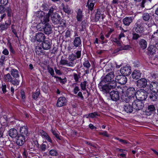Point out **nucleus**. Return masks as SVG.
Listing matches in <instances>:
<instances>
[{
    "mask_svg": "<svg viewBox=\"0 0 158 158\" xmlns=\"http://www.w3.org/2000/svg\"><path fill=\"white\" fill-rule=\"evenodd\" d=\"M9 135L12 138H16L18 135L17 131L15 129H10L9 132Z\"/></svg>",
    "mask_w": 158,
    "mask_h": 158,
    "instance_id": "393cba45",
    "label": "nucleus"
},
{
    "mask_svg": "<svg viewBox=\"0 0 158 158\" xmlns=\"http://www.w3.org/2000/svg\"><path fill=\"white\" fill-rule=\"evenodd\" d=\"M134 29L136 32L141 33L143 32V28L140 21H138L135 23Z\"/></svg>",
    "mask_w": 158,
    "mask_h": 158,
    "instance_id": "f8f14e48",
    "label": "nucleus"
},
{
    "mask_svg": "<svg viewBox=\"0 0 158 158\" xmlns=\"http://www.w3.org/2000/svg\"><path fill=\"white\" fill-rule=\"evenodd\" d=\"M110 95L111 100L117 101L119 99V95L118 92L116 91H112L110 92Z\"/></svg>",
    "mask_w": 158,
    "mask_h": 158,
    "instance_id": "9b49d317",
    "label": "nucleus"
},
{
    "mask_svg": "<svg viewBox=\"0 0 158 158\" xmlns=\"http://www.w3.org/2000/svg\"><path fill=\"white\" fill-rule=\"evenodd\" d=\"M101 17V12L99 10H97L95 15V20L96 21L99 20Z\"/></svg>",
    "mask_w": 158,
    "mask_h": 158,
    "instance_id": "4c0bfd02",
    "label": "nucleus"
},
{
    "mask_svg": "<svg viewBox=\"0 0 158 158\" xmlns=\"http://www.w3.org/2000/svg\"><path fill=\"white\" fill-rule=\"evenodd\" d=\"M83 66L87 69H88L90 66V64L89 61L87 60H85L83 63Z\"/></svg>",
    "mask_w": 158,
    "mask_h": 158,
    "instance_id": "c03bdc74",
    "label": "nucleus"
},
{
    "mask_svg": "<svg viewBox=\"0 0 158 158\" xmlns=\"http://www.w3.org/2000/svg\"><path fill=\"white\" fill-rule=\"evenodd\" d=\"M22 155L24 158H27L28 155V153L27 151L24 149V151L23 152Z\"/></svg>",
    "mask_w": 158,
    "mask_h": 158,
    "instance_id": "774afa93",
    "label": "nucleus"
},
{
    "mask_svg": "<svg viewBox=\"0 0 158 158\" xmlns=\"http://www.w3.org/2000/svg\"><path fill=\"white\" fill-rule=\"evenodd\" d=\"M40 94V92L39 91H38L36 93H35L32 95V97L34 99H36L39 96Z\"/></svg>",
    "mask_w": 158,
    "mask_h": 158,
    "instance_id": "052dcab7",
    "label": "nucleus"
},
{
    "mask_svg": "<svg viewBox=\"0 0 158 158\" xmlns=\"http://www.w3.org/2000/svg\"><path fill=\"white\" fill-rule=\"evenodd\" d=\"M40 42H42V46L44 50L49 49L51 47L52 43L50 40H40Z\"/></svg>",
    "mask_w": 158,
    "mask_h": 158,
    "instance_id": "9d476101",
    "label": "nucleus"
},
{
    "mask_svg": "<svg viewBox=\"0 0 158 158\" xmlns=\"http://www.w3.org/2000/svg\"><path fill=\"white\" fill-rule=\"evenodd\" d=\"M120 71L123 75L125 76H128L131 72V68L129 66L126 65L121 68Z\"/></svg>",
    "mask_w": 158,
    "mask_h": 158,
    "instance_id": "0eeeda50",
    "label": "nucleus"
},
{
    "mask_svg": "<svg viewBox=\"0 0 158 158\" xmlns=\"http://www.w3.org/2000/svg\"><path fill=\"white\" fill-rule=\"evenodd\" d=\"M157 93L153 92L149 94V98L150 101L156 102L158 101V94Z\"/></svg>",
    "mask_w": 158,
    "mask_h": 158,
    "instance_id": "dca6fc26",
    "label": "nucleus"
},
{
    "mask_svg": "<svg viewBox=\"0 0 158 158\" xmlns=\"http://www.w3.org/2000/svg\"><path fill=\"white\" fill-rule=\"evenodd\" d=\"M6 11L7 12V16L9 17V19H10V18L11 17L12 14V10L9 8H6Z\"/></svg>",
    "mask_w": 158,
    "mask_h": 158,
    "instance_id": "4d7b16f0",
    "label": "nucleus"
},
{
    "mask_svg": "<svg viewBox=\"0 0 158 158\" xmlns=\"http://www.w3.org/2000/svg\"><path fill=\"white\" fill-rule=\"evenodd\" d=\"M20 135L27 137L28 134V129L27 126H23L20 129Z\"/></svg>",
    "mask_w": 158,
    "mask_h": 158,
    "instance_id": "aec40b11",
    "label": "nucleus"
},
{
    "mask_svg": "<svg viewBox=\"0 0 158 158\" xmlns=\"http://www.w3.org/2000/svg\"><path fill=\"white\" fill-rule=\"evenodd\" d=\"M80 90V89L78 86H76L73 89V93L74 94H76Z\"/></svg>",
    "mask_w": 158,
    "mask_h": 158,
    "instance_id": "680f3d73",
    "label": "nucleus"
},
{
    "mask_svg": "<svg viewBox=\"0 0 158 158\" xmlns=\"http://www.w3.org/2000/svg\"><path fill=\"white\" fill-rule=\"evenodd\" d=\"M36 40H44L45 37L44 35L42 33L37 34L35 35Z\"/></svg>",
    "mask_w": 158,
    "mask_h": 158,
    "instance_id": "f704fd0d",
    "label": "nucleus"
},
{
    "mask_svg": "<svg viewBox=\"0 0 158 158\" xmlns=\"http://www.w3.org/2000/svg\"><path fill=\"white\" fill-rule=\"evenodd\" d=\"M99 134L100 135H102L106 137H110L106 131H104L103 132H99Z\"/></svg>",
    "mask_w": 158,
    "mask_h": 158,
    "instance_id": "864d4df0",
    "label": "nucleus"
},
{
    "mask_svg": "<svg viewBox=\"0 0 158 158\" xmlns=\"http://www.w3.org/2000/svg\"><path fill=\"white\" fill-rule=\"evenodd\" d=\"M73 77L76 82H77L80 77L77 74L75 73H73Z\"/></svg>",
    "mask_w": 158,
    "mask_h": 158,
    "instance_id": "e2e57ef3",
    "label": "nucleus"
},
{
    "mask_svg": "<svg viewBox=\"0 0 158 158\" xmlns=\"http://www.w3.org/2000/svg\"><path fill=\"white\" fill-rule=\"evenodd\" d=\"M77 96L78 97L80 98L81 100H83L84 99V97L83 96L82 93L81 92H79Z\"/></svg>",
    "mask_w": 158,
    "mask_h": 158,
    "instance_id": "338daca9",
    "label": "nucleus"
},
{
    "mask_svg": "<svg viewBox=\"0 0 158 158\" xmlns=\"http://www.w3.org/2000/svg\"><path fill=\"white\" fill-rule=\"evenodd\" d=\"M115 79L117 82L122 85L125 84L127 81L126 76L123 75H119L117 76L115 78Z\"/></svg>",
    "mask_w": 158,
    "mask_h": 158,
    "instance_id": "6e6552de",
    "label": "nucleus"
},
{
    "mask_svg": "<svg viewBox=\"0 0 158 158\" xmlns=\"http://www.w3.org/2000/svg\"><path fill=\"white\" fill-rule=\"evenodd\" d=\"M111 89H114L117 86V82L114 80L111 81L108 84Z\"/></svg>",
    "mask_w": 158,
    "mask_h": 158,
    "instance_id": "72a5a7b5",
    "label": "nucleus"
},
{
    "mask_svg": "<svg viewBox=\"0 0 158 158\" xmlns=\"http://www.w3.org/2000/svg\"><path fill=\"white\" fill-rule=\"evenodd\" d=\"M15 26L13 25H12L11 27V29L12 31L14 33L15 36L17 37V38L19 39V37L18 35L17 32L15 28Z\"/></svg>",
    "mask_w": 158,
    "mask_h": 158,
    "instance_id": "37998d69",
    "label": "nucleus"
},
{
    "mask_svg": "<svg viewBox=\"0 0 158 158\" xmlns=\"http://www.w3.org/2000/svg\"><path fill=\"white\" fill-rule=\"evenodd\" d=\"M75 56L76 58L79 59L81 57V50L77 51L75 52Z\"/></svg>",
    "mask_w": 158,
    "mask_h": 158,
    "instance_id": "49530a36",
    "label": "nucleus"
},
{
    "mask_svg": "<svg viewBox=\"0 0 158 158\" xmlns=\"http://www.w3.org/2000/svg\"><path fill=\"white\" fill-rule=\"evenodd\" d=\"M156 110V108L153 105H150L148 106V108L146 110V114L150 115L153 113Z\"/></svg>",
    "mask_w": 158,
    "mask_h": 158,
    "instance_id": "f3484780",
    "label": "nucleus"
},
{
    "mask_svg": "<svg viewBox=\"0 0 158 158\" xmlns=\"http://www.w3.org/2000/svg\"><path fill=\"white\" fill-rule=\"evenodd\" d=\"M4 79L5 81L6 82H11L13 79L10 73H7L4 75Z\"/></svg>",
    "mask_w": 158,
    "mask_h": 158,
    "instance_id": "473e14b6",
    "label": "nucleus"
},
{
    "mask_svg": "<svg viewBox=\"0 0 158 158\" xmlns=\"http://www.w3.org/2000/svg\"><path fill=\"white\" fill-rule=\"evenodd\" d=\"M6 10V7L2 5H0V13L2 14Z\"/></svg>",
    "mask_w": 158,
    "mask_h": 158,
    "instance_id": "6e6d98bb",
    "label": "nucleus"
},
{
    "mask_svg": "<svg viewBox=\"0 0 158 158\" xmlns=\"http://www.w3.org/2000/svg\"><path fill=\"white\" fill-rule=\"evenodd\" d=\"M53 134L58 139L60 140L61 139L59 135V132L57 131V130H53L52 129L51 130Z\"/></svg>",
    "mask_w": 158,
    "mask_h": 158,
    "instance_id": "e433bc0d",
    "label": "nucleus"
},
{
    "mask_svg": "<svg viewBox=\"0 0 158 158\" xmlns=\"http://www.w3.org/2000/svg\"><path fill=\"white\" fill-rule=\"evenodd\" d=\"M69 60L71 61H73L76 59L75 55L73 54H72L69 56L68 57Z\"/></svg>",
    "mask_w": 158,
    "mask_h": 158,
    "instance_id": "a18cd8bd",
    "label": "nucleus"
},
{
    "mask_svg": "<svg viewBox=\"0 0 158 158\" xmlns=\"http://www.w3.org/2000/svg\"><path fill=\"white\" fill-rule=\"evenodd\" d=\"M87 84V81H85L82 82L80 84L81 89L83 90H85L86 89V86Z\"/></svg>",
    "mask_w": 158,
    "mask_h": 158,
    "instance_id": "ea45409f",
    "label": "nucleus"
},
{
    "mask_svg": "<svg viewBox=\"0 0 158 158\" xmlns=\"http://www.w3.org/2000/svg\"><path fill=\"white\" fill-rule=\"evenodd\" d=\"M37 28L40 31L43 29L44 33L47 34H49L52 32V27L49 23H41L37 26Z\"/></svg>",
    "mask_w": 158,
    "mask_h": 158,
    "instance_id": "f257e3e1",
    "label": "nucleus"
},
{
    "mask_svg": "<svg viewBox=\"0 0 158 158\" xmlns=\"http://www.w3.org/2000/svg\"><path fill=\"white\" fill-rule=\"evenodd\" d=\"M35 15L41 19L42 23H48L49 21V16L45 15V13L43 11H40L36 12L35 13Z\"/></svg>",
    "mask_w": 158,
    "mask_h": 158,
    "instance_id": "f03ea898",
    "label": "nucleus"
},
{
    "mask_svg": "<svg viewBox=\"0 0 158 158\" xmlns=\"http://www.w3.org/2000/svg\"><path fill=\"white\" fill-rule=\"evenodd\" d=\"M141 73L139 70L135 69L132 72L131 76L132 77L135 79H138L141 76Z\"/></svg>",
    "mask_w": 158,
    "mask_h": 158,
    "instance_id": "412c9836",
    "label": "nucleus"
},
{
    "mask_svg": "<svg viewBox=\"0 0 158 158\" xmlns=\"http://www.w3.org/2000/svg\"><path fill=\"white\" fill-rule=\"evenodd\" d=\"M10 83L14 85H19V80L16 79H14V80L12 79Z\"/></svg>",
    "mask_w": 158,
    "mask_h": 158,
    "instance_id": "09e8293b",
    "label": "nucleus"
},
{
    "mask_svg": "<svg viewBox=\"0 0 158 158\" xmlns=\"http://www.w3.org/2000/svg\"><path fill=\"white\" fill-rule=\"evenodd\" d=\"M150 89L153 92H158V83L157 82H151L149 85Z\"/></svg>",
    "mask_w": 158,
    "mask_h": 158,
    "instance_id": "4468645a",
    "label": "nucleus"
},
{
    "mask_svg": "<svg viewBox=\"0 0 158 158\" xmlns=\"http://www.w3.org/2000/svg\"><path fill=\"white\" fill-rule=\"evenodd\" d=\"M73 44L76 47H80L81 46V40H74Z\"/></svg>",
    "mask_w": 158,
    "mask_h": 158,
    "instance_id": "a19ab883",
    "label": "nucleus"
},
{
    "mask_svg": "<svg viewBox=\"0 0 158 158\" xmlns=\"http://www.w3.org/2000/svg\"><path fill=\"white\" fill-rule=\"evenodd\" d=\"M133 20V19L131 17H127L123 19V22L125 26H128L132 22Z\"/></svg>",
    "mask_w": 158,
    "mask_h": 158,
    "instance_id": "6ab92c4d",
    "label": "nucleus"
},
{
    "mask_svg": "<svg viewBox=\"0 0 158 158\" xmlns=\"http://www.w3.org/2000/svg\"><path fill=\"white\" fill-rule=\"evenodd\" d=\"M82 11L81 9H79L77 14V18L78 21H81L82 19Z\"/></svg>",
    "mask_w": 158,
    "mask_h": 158,
    "instance_id": "cd10ccee",
    "label": "nucleus"
},
{
    "mask_svg": "<svg viewBox=\"0 0 158 158\" xmlns=\"http://www.w3.org/2000/svg\"><path fill=\"white\" fill-rule=\"evenodd\" d=\"M133 108V106L127 103L124 106V110L127 113H131L132 112Z\"/></svg>",
    "mask_w": 158,
    "mask_h": 158,
    "instance_id": "5701e85b",
    "label": "nucleus"
},
{
    "mask_svg": "<svg viewBox=\"0 0 158 158\" xmlns=\"http://www.w3.org/2000/svg\"><path fill=\"white\" fill-rule=\"evenodd\" d=\"M35 52L37 54H39L41 53H43V50L41 47L38 46L36 47L35 49Z\"/></svg>",
    "mask_w": 158,
    "mask_h": 158,
    "instance_id": "79ce46f5",
    "label": "nucleus"
},
{
    "mask_svg": "<svg viewBox=\"0 0 158 158\" xmlns=\"http://www.w3.org/2000/svg\"><path fill=\"white\" fill-rule=\"evenodd\" d=\"M6 142V141L3 137L0 138V147H3L5 144Z\"/></svg>",
    "mask_w": 158,
    "mask_h": 158,
    "instance_id": "8fccbe9b",
    "label": "nucleus"
},
{
    "mask_svg": "<svg viewBox=\"0 0 158 158\" xmlns=\"http://www.w3.org/2000/svg\"><path fill=\"white\" fill-rule=\"evenodd\" d=\"M158 31V29L156 30V32H153V34H152V35H150L151 37H150V38L151 39L154 38H156V36L157 35V31Z\"/></svg>",
    "mask_w": 158,
    "mask_h": 158,
    "instance_id": "13d9d810",
    "label": "nucleus"
},
{
    "mask_svg": "<svg viewBox=\"0 0 158 158\" xmlns=\"http://www.w3.org/2000/svg\"><path fill=\"white\" fill-rule=\"evenodd\" d=\"M67 102L66 98L64 97H60L58 99L56 106L58 107H61L65 106Z\"/></svg>",
    "mask_w": 158,
    "mask_h": 158,
    "instance_id": "2eb2a0df",
    "label": "nucleus"
},
{
    "mask_svg": "<svg viewBox=\"0 0 158 158\" xmlns=\"http://www.w3.org/2000/svg\"><path fill=\"white\" fill-rule=\"evenodd\" d=\"M52 15L51 19L53 23L55 24H57L59 23L60 19L57 14L54 13Z\"/></svg>",
    "mask_w": 158,
    "mask_h": 158,
    "instance_id": "b1692460",
    "label": "nucleus"
},
{
    "mask_svg": "<svg viewBox=\"0 0 158 158\" xmlns=\"http://www.w3.org/2000/svg\"><path fill=\"white\" fill-rule=\"evenodd\" d=\"M26 137L21 135H18L16 138V144L20 146H22L25 141Z\"/></svg>",
    "mask_w": 158,
    "mask_h": 158,
    "instance_id": "1a4fd4ad",
    "label": "nucleus"
},
{
    "mask_svg": "<svg viewBox=\"0 0 158 158\" xmlns=\"http://www.w3.org/2000/svg\"><path fill=\"white\" fill-rule=\"evenodd\" d=\"M136 98H139V100L143 101L147 97V93L144 89H140L136 92Z\"/></svg>",
    "mask_w": 158,
    "mask_h": 158,
    "instance_id": "20e7f679",
    "label": "nucleus"
},
{
    "mask_svg": "<svg viewBox=\"0 0 158 158\" xmlns=\"http://www.w3.org/2000/svg\"><path fill=\"white\" fill-rule=\"evenodd\" d=\"M111 89L108 84L103 85L102 87V90L104 93H109Z\"/></svg>",
    "mask_w": 158,
    "mask_h": 158,
    "instance_id": "a878e982",
    "label": "nucleus"
},
{
    "mask_svg": "<svg viewBox=\"0 0 158 158\" xmlns=\"http://www.w3.org/2000/svg\"><path fill=\"white\" fill-rule=\"evenodd\" d=\"M114 42H115L118 46L120 47V50H127L130 49L131 47L129 45H124L121 43L120 40H115Z\"/></svg>",
    "mask_w": 158,
    "mask_h": 158,
    "instance_id": "ddd939ff",
    "label": "nucleus"
},
{
    "mask_svg": "<svg viewBox=\"0 0 158 158\" xmlns=\"http://www.w3.org/2000/svg\"><path fill=\"white\" fill-rule=\"evenodd\" d=\"M127 96L130 99L134 98L135 96L136 97V92L134 88L130 87L127 89L126 92Z\"/></svg>",
    "mask_w": 158,
    "mask_h": 158,
    "instance_id": "39448f33",
    "label": "nucleus"
},
{
    "mask_svg": "<svg viewBox=\"0 0 158 158\" xmlns=\"http://www.w3.org/2000/svg\"><path fill=\"white\" fill-rule=\"evenodd\" d=\"M147 83L148 81L146 79L141 78L137 81L136 85L139 88H144L147 86Z\"/></svg>",
    "mask_w": 158,
    "mask_h": 158,
    "instance_id": "423d86ee",
    "label": "nucleus"
},
{
    "mask_svg": "<svg viewBox=\"0 0 158 158\" xmlns=\"http://www.w3.org/2000/svg\"><path fill=\"white\" fill-rule=\"evenodd\" d=\"M47 70L48 72L51 75L52 77H54V73L53 69L50 67H48Z\"/></svg>",
    "mask_w": 158,
    "mask_h": 158,
    "instance_id": "de8ad7c7",
    "label": "nucleus"
},
{
    "mask_svg": "<svg viewBox=\"0 0 158 158\" xmlns=\"http://www.w3.org/2000/svg\"><path fill=\"white\" fill-rule=\"evenodd\" d=\"M1 88L3 94L5 93L9 90V88L7 86L6 84L4 83H2Z\"/></svg>",
    "mask_w": 158,
    "mask_h": 158,
    "instance_id": "2f4dec72",
    "label": "nucleus"
},
{
    "mask_svg": "<svg viewBox=\"0 0 158 158\" xmlns=\"http://www.w3.org/2000/svg\"><path fill=\"white\" fill-rule=\"evenodd\" d=\"M132 105L135 110H142L144 107V102L139 100V99H137L133 102Z\"/></svg>",
    "mask_w": 158,
    "mask_h": 158,
    "instance_id": "7ed1b4c3",
    "label": "nucleus"
},
{
    "mask_svg": "<svg viewBox=\"0 0 158 158\" xmlns=\"http://www.w3.org/2000/svg\"><path fill=\"white\" fill-rule=\"evenodd\" d=\"M55 10V9L52 7H51L49 10L48 13L47 14V15L49 16H49L50 15H53L54 13V11Z\"/></svg>",
    "mask_w": 158,
    "mask_h": 158,
    "instance_id": "3c124183",
    "label": "nucleus"
},
{
    "mask_svg": "<svg viewBox=\"0 0 158 158\" xmlns=\"http://www.w3.org/2000/svg\"><path fill=\"white\" fill-rule=\"evenodd\" d=\"M11 74L13 77L15 78L19 77V76L18 70L15 69H11Z\"/></svg>",
    "mask_w": 158,
    "mask_h": 158,
    "instance_id": "c756f323",
    "label": "nucleus"
},
{
    "mask_svg": "<svg viewBox=\"0 0 158 158\" xmlns=\"http://www.w3.org/2000/svg\"><path fill=\"white\" fill-rule=\"evenodd\" d=\"M148 51V53L151 55L155 54L156 51V47L153 45H151L149 46Z\"/></svg>",
    "mask_w": 158,
    "mask_h": 158,
    "instance_id": "bb28decb",
    "label": "nucleus"
},
{
    "mask_svg": "<svg viewBox=\"0 0 158 158\" xmlns=\"http://www.w3.org/2000/svg\"><path fill=\"white\" fill-rule=\"evenodd\" d=\"M96 116H99L98 114L96 112H94L89 114V117L91 118H94Z\"/></svg>",
    "mask_w": 158,
    "mask_h": 158,
    "instance_id": "0e129e2a",
    "label": "nucleus"
},
{
    "mask_svg": "<svg viewBox=\"0 0 158 158\" xmlns=\"http://www.w3.org/2000/svg\"><path fill=\"white\" fill-rule=\"evenodd\" d=\"M142 36L141 35H139L136 33L133 34L132 38L133 40H137Z\"/></svg>",
    "mask_w": 158,
    "mask_h": 158,
    "instance_id": "603ef678",
    "label": "nucleus"
},
{
    "mask_svg": "<svg viewBox=\"0 0 158 158\" xmlns=\"http://www.w3.org/2000/svg\"><path fill=\"white\" fill-rule=\"evenodd\" d=\"M54 77L57 80H59L60 82L62 84H64L67 82L66 78L65 77L64 79H62L60 77H59L54 76Z\"/></svg>",
    "mask_w": 158,
    "mask_h": 158,
    "instance_id": "c9c22d12",
    "label": "nucleus"
},
{
    "mask_svg": "<svg viewBox=\"0 0 158 158\" xmlns=\"http://www.w3.org/2000/svg\"><path fill=\"white\" fill-rule=\"evenodd\" d=\"M94 6V4L93 3L91 2L88 5V8L89 10H92L93 9Z\"/></svg>",
    "mask_w": 158,
    "mask_h": 158,
    "instance_id": "69168bd1",
    "label": "nucleus"
},
{
    "mask_svg": "<svg viewBox=\"0 0 158 158\" xmlns=\"http://www.w3.org/2000/svg\"><path fill=\"white\" fill-rule=\"evenodd\" d=\"M151 14H149L148 13H143L142 15V18L145 21H148L151 17Z\"/></svg>",
    "mask_w": 158,
    "mask_h": 158,
    "instance_id": "7c9ffc66",
    "label": "nucleus"
},
{
    "mask_svg": "<svg viewBox=\"0 0 158 158\" xmlns=\"http://www.w3.org/2000/svg\"><path fill=\"white\" fill-rule=\"evenodd\" d=\"M114 77V73L111 72L108 73L105 76L104 79V81L105 82H110L112 81Z\"/></svg>",
    "mask_w": 158,
    "mask_h": 158,
    "instance_id": "a211bd4d",
    "label": "nucleus"
},
{
    "mask_svg": "<svg viewBox=\"0 0 158 158\" xmlns=\"http://www.w3.org/2000/svg\"><path fill=\"white\" fill-rule=\"evenodd\" d=\"M140 47L143 49H145L147 45V43L145 40H140L139 42Z\"/></svg>",
    "mask_w": 158,
    "mask_h": 158,
    "instance_id": "c85d7f7f",
    "label": "nucleus"
},
{
    "mask_svg": "<svg viewBox=\"0 0 158 158\" xmlns=\"http://www.w3.org/2000/svg\"><path fill=\"white\" fill-rule=\"evenodd\" d=\"M60 64L61 65H67L68 64V61L64 59H61L60 62Z\"/></svg>",
    "mask_w": 158,
    "mask_h": 158,
    "instance_id": "bf43d9fd",
    "label": "nucleus"
},
{
    "mask_svg": "<svg viewBox=\"0 0 158 158\" xmlns=\"http://www.w3.org/2000/svg\"><path fill=\"white\" fill-rule=\"evenodd\" d=\"M64 11L66 13L69 14L70 13L71 10L68 6L64 7L63 8Z\"/></svg>",
    "mask_w": 158,
    "mask_h": 158,
    "instance_id": "5fc2aeb1",
    "label": "nucleus"
},
{
    "mask_svg": "<svg viewBox=\"0 0 158 158\" xmlns=\"http://www.w3.org/2000/svg\"><path fill=\"white\" fill-rule=\"evenodd\" d=\"M49 153L51 156H57L58 154L57 151L54 149H52L49 151Z\"/></svg>",
    "mask_w": 158,
    "mask_h": 158,
    "instance_id": "58836bf2",
    "label": "nucleus"
},
{
    "mask_svg": "<svg viewBox=\"0 0 158 158\" xmlns=\"http://www.w3.org/2000/svg\"><path fill=\"white\" fill-rule=\"evenodd\" d=\"M11 24V19H9L8 22L7 23L6 22L5 24L2 23L1 24L0 26V30L2 31L5 30L10 26Z\"/></svg>",
    "mask_w": 158,
    "mask_h": 158,
    "instance_id": "4be33fe9",
    "label": "nucleus"
}]
</instances>
